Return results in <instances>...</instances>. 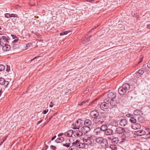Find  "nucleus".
<instances>
[{"mask_svg": "<svg viewBox=\"0 0 150 150\" xmlns=\"http://www.w3.org/2000/svg\"><path fill=\"white\" fill-rule=\"evenodd\" d=\"M53 104L50 105L49 106L50 107H52L53 106Z\"/></svg>", "mask_w": 150, "mask_h": 150, "instance_id": "nucleus-60", "label": "nucleus"}, {"mask_svg": "<svg viewBox=\"0 0 150 150\" xmlns=\"http://www.w3.org/2000/svg\"><path fill=\"white\" fill-rule=\"evenodd\" d=\"M100 145L102 147L104 148L108 147L109 145L107 140L105 139H104L101 143Z\"/></svg>", "mask_w": 150, "mask_h": 150, "instance_id": "nucleus-12", "label": "nucleus"}, {"mask_svg": "<svg viewBox=\"0 0 150 150\" xmlns=\"http://www.w3.org/2000/svg\"><path fill=\"white\" fill-rule=\"evenodd\" d=\"M10 14L9 13H6L5 14V17L8 18L10 17Z\"/></svg>", "mask_w": 150, "mask_h": 150, "instance_id": "nucleus-41", "label": "nucleus"}, {"mask_svg": "<svg viewBox=\"0 0 150 150\" xmlns=\"http://www.w3.org/2000/svg\"><path fill=\"white\" fill-rule=\"evenodd\" d=\"M134 129H139L141 127V126L139 123L137 122L134 124H133L131 126Z\"/></svg>", "mask_w": 150, "mask_h": 150, "instance_id": "nucleus-15", "label": "nucleus"}, {"mask_svg": "<svg viewBox=\"0 0 150 150\" xmlns=\"http://www.w3.org/2000/svg\"><path fill=\"white\" fill-rule=\"evenodd\" d=\"M48 147V146L47 145H46V149H47Z\"/></svg>", "mask_w": 150, "mask_h": 150, "instance_id": "nucleus-62", "label": "nucleus"}, {"mask_svg": "<svg viewBox=\"0 0 150 150\" xmlns=\"http://www.w3.org/2000/svg\"><path fill=\"white\" fill-rule=\"evenodd\" d=\"M99 112L98 110H94L91 112L90 113V117L92 118H95L99 117Z\"/></svg>", "mask_w": 150, "mask_h": 150, "instance_id": "nucleus-8", "label": "nucleus"}, {"mask_svg": "<svg viewBox=\"0 0 150 150\" xmlns=\"http://www.w3.org/2000/svg\"><path fill=\"white\" fill-rule=\"evenodd\" d=\"M83 142L85 145H91V146H93L94 144L93 143L92 141L89 139H85L83 140Z\"/></svg>", "mask_w": 150, "mask_h": 150, "instance_id": "nucleus-11", "label": "nucleus"}, {"mask_svg": "<svg viewBox=\"0 0 150 150\" xmlns=\"http://www.w3.org/2000/svg\"><path fill=\"white\" fill-rule=\"evenodd\" d=\"M19 46L15 44H13V46H12V48H13V49H17L19 47Z\"/></svg>", "mask_w": 150, "mask_h": 150, "instance_id": "nucleus-34", "label": "nucleus"}, {"mask_svg": "<svg viewBox=\"0 0 150 150\" xmlns=\"http://www.w3.org/2000/svg\"><path fill=\"white\" fill-rule=\"evenodd\" d=\"M63 146L67 147H69L70 146V143H69L67 144L66 143L65 144H63Z\"/></svg>", "mask_w": 150, "mask_h": 150, "instance_id": "nucleus-38", "label": "nucleus"}, {"mask_svg": "<svg viewBox=\"0 0 150 150\" xmlns=\"http://www.w3.org/2000/svg\"><path fill=\"white\" fill-rule=\"evenodd\" d=\"M39 56L36 57H34L33 59H31V62H32V61H33V60H34L35 59L37 58L38 57H39Z\"/></svg>", "mask_w": 150, "mask_h": 150, "instance_id": "nucleus-49", "label": "nucleus"}, {"mask_svg": "<svg viewBox=\"0 0 150 150\" xmlns=\"http://www.w3.org/2000/svg\"><path fill=\"white\" fill-rule=\"evenodd\" d=\"M9 84V82L6 81L3 78H0V84L4 85L5 87L6 88Z\"/></svg>", "mask_w": 150, "mask_h": 150, "instance_id": "nucleus-9", "label": "nucleus"}, {"mask_svg": "<svg viewBox=\"0 0 150 150\" xmlns=\"http://www.w3.org/2000/svg\"><path fill=\"white\" fill-rule=\"evenodd\" d=\"M5 67L2 64H0V71L4 70L5 69Z\"/></svg>", "mask_w": 150, "mask_h": 150, "instance_id": "nucleus-33", "label": "nucleus"}, {"mask_svg": "<svg viewBox=\"0 0 150 150\" xmlns=\"http://www.w3.org/2000/svg\"><path fill=\"white\" fill-rule=\"evenodd\" d=\"M117 134H121L125 132V129L121 127H117L115 130Z\"/></svg>", "mask_w": 150, "mask_h": 150, "instance_id": "nucleus-10", "label": "nucleus"}, {"mask_svg": "<svg viewBox=\"0 0 150 150\" xmlns=\"http://www.w3.org/2000/svg\"><path fill=\"white\" fill-rule=\"evenodd\" d=\"M50 147L51 149H52L53 150H56L57 149V147L55 146L52 145H51Z\"/></svg>", "mask_w": 150, "mask_h": 150, "instance_id": "nucleus-40", "label": "nucleus"}, {"mask_svg": "<svg viewBox=\"0 0 150 150\" xmlns=\"http://www.w3.org/2000/svg\"><path fill=\"white\" fill-rule=\"evenodd\" d=\"M144 73V71L143 70H139L136 72L135 74L137 75L138 76H140L143 74Z\"/></svg>", "mask_w": 150, "mask_h": 150, "instance_id": "nucleus-28", "label": "nucleus"}, {"mask_svg": "<svg viewBox=\"0 0 150 150\" xmlns=\"http://www.w3.org/2000/svg\"><path fill=\"white\" fill-rule=\"evenodd\" d=\"M94 1V0H87V1L92 2H93Z\"/></svg>", "mask_w": 150, "mask_h": 150, "instance_id": "nucleus-58", "label": "nucleus"}, {"mask_svg": "<svg viewBox=\"0 0 150 150\" xmlns=\"http://www.w3.org/2000/svg\"><path fill=\"white\" fill-rule=\"evenodd\" d=\"M83 134L81 131L76 130L73 131V135L75 137H78L82 136Z\"/></svg>", "mask_w": 150, "mask_h": 150, "instance_id": "nucleus-13", "label": "nucleus"}, {"mask_svg": "<svg viewBox=\"0 0 150 150\" xmlns=\"http://www.w3.org/2000/svg\"><path fill=\"white\" fill-rule=\"evenodd\" d=\"M107 128V126L106 125H103L101 126L100 128L101 131H105H105L108 129Z\"/></svg>", "mask_w": 150, "mask_h": 150, "instance_id": "nucleus-26", "label": "nucleus"}, {"mask_svg": "<svg viewBox=\"0 0 150 150\" xmlns=\"http://www.w3.org/2000/svg\"><path fill=\"white\" fill-rule=\"evenodd\" d=\"M111 150H117V147L116 145L114 144L111 145L110 146Z\"/></svg>", "mask_w": 150, "mask_h": 150, "instance_id": "nucleus-30", "label": "nucleus"}, {"mask_svg": "<svg viewBox=\"0 0 150 150\" xmlns=\"http://www.w3.org/2000/svg\"><path fill=\"white\" fill-rule=\"evenodd\" d=\"M146 131L149 132V134L150 135V129L148 128H146Z\"/></svg>", "mask_w": 150, "mask_h": 150, "instance_id": "nucleus-44", "label": "nucleus"}, {"mask_svg": "<svg viewBox=\"0 0 150 150\" xmlns=\"http://www.w3.org/2000/svg\"><path fill=\"white\" fill-rule=\"evenodd\" d=\"M88 101H83L80 104L81 105H85L87 104V103L88 102Z\"/></svg>", "mask_w": 150, "mask_h": 150, "instance_id": "nucleus-36", "label": "nucleus"}, {"mask_svg": "<svg viewBox=\"0 0 150 150\" xmlns=\"http://www.w3.org/2000/svg\"><path fill=\"white\" fill-rule=\"evenodd\" d=\"M109 102L105 101L104 102L101 103L100 105V107L101 110H105L109 109Z\"/></svg>", "mask_w": 150, "mask_h": 150, "instance_id": "nucleus-4", "label": "nucleus"}, {"mask_svg": "<svg viewBox=\"0 0 150 150\" xmlns=\"http://www.w3.org/2000/svg\"><path fill=\"white\" fill-rule=\"evenodd\" d=\"M56 135H55L53 137L52 139H51V140L52 141H53V140H54L56 137Z\"/></svg>", "mask_w": 150, "mask_h": 150, "instance_id": "nucleus-51", "label": "nucleus"}, {"mask_svg": "<svg viewBox=\"0 0 150 150\" xmlns=\"http://www.w3.org/2000/svg\"><path fill=\"white\" fill-rule=\"evenodd\" d=\"M2 47V50L4 51H8L10 50L11 48V46L10 45H8L7 44L6 45H5Z\"/></svg>", "mask_w": 150, "mask_h": 150, "instance_id": "nucleus-19", "label": "nucleus"}, {"mask_svg": "<svg viewBox=\"0 0 150 150\" xmlns=\"http://www.w3.org/2000/svg\"><path fill=\"white\" fill-rule=\"evenodd\" d=\"M8 39L5 36H2L0 38V45L2 46L6 45L7 43H8Z\"/></svg>", "mask_w": 150, "mask_h": 150, "instance_id": "nucleus-5", "label": "nucleus"}, {"mask_svg": "<svg viewBox=\"0 0 150 150\" xmlns=\"http://www.w3.org/2000/svg\"><path fill=\"white\" fill-rule=\"evenodd\" d=\"M134 114L136 115H142L143 114L142 111L137 109L134 110Z\"/></svg>", "mask_w": 150, "mask_h": 150, "instance_id": "nucleus-16", "label": "nucleus"}, {"mask_svg": "<svg viewBox=\"0 0 150 150\" xmlns=\"http://www.w3.org/2000/svg\"><path fill=\"white\" fill-rule=\"evenodd\" d=\"M127 117H130L131 118V117H132L133 116V115H131L130 114H127L126 115Z\"/></svg>", "mask_w": 150, "mask_h": 150, "instance_id": "nucleus-47", "label": "nucleus"}, {"mask_svg": "<svg viewBox=\"0 0 150 150\" xmlns=\"http://www.w3.org/2000/svg\"><path fill=\"white\" fill-rule=\"evenodd\" d=\"M10 70V66L8 65H6V71H8Z\"/></svg>", "mask_w": 150, "mask_h": 150, "instance_id": "nucleus-43", "label": "nucleus"}, {"mask_svg": "<svg viewBox=\"0 0 150 150\" xmlns=\"http://www.w3.org/2000/svg\"><path fill=\"white\" fill-rule=\"evenodd\" d=\"M103 139H104L103 137H98L96 139V141L97 143L101 144Z\"/></svg>", "mask_w": 150, "mask_h": 150, "instance_id": "nucleus-25", "label": "nucleus"}, {"mask_svg": "<svg viewBox=\"0 0 150 150\" xmlns=\"http://www.w3.org/2000/svg\"><path fill=\"white\" fill-rule=\"evenodd\" d=\"M130 86L128 83H125L120 87L118 89L119 93L121 95H124L127 91L130 88Z\"/></svg>", "mask_w": 150, "mask_h": 150, "instance_id": "nucleus-1", "label": "nucleus"}, {"mask_svg": "<svg viewBox=\"0 0 150 150\" xmlns=\"http://www.w3.org/2000/svg\"><path fill=\"white\" fill-rule=\"evenodd\" d=\"M78 142H79V141L78 140H77L75 142L72 143V145H75V146H77V145H78Z\"/></svg>", "mask_w": 150, "mask_h": 150, "instance_id": "nucleus-35", "label": "nucleus"}, {"mask_svg": "<svg viewBox=\"0 0 150 150\" xmlns=\"http://www.w3.org/2000/svg\"><path fill=\"white\" fill-rule=\"evenodd\" d=\"M147 66L148 68H150V62L147 64Z\"/></svg>", "mask_w": 150, "mask_h": 150, "instance_id": "nucleus-52", "label": "nucleus"}, {"mask_svg": "<svg viewBox=\"0 0 150 150\" xmlns=\"http://www.w3.org/2000/svg\"><path fill=\"white\" fill-rule=\"evenodd\" d=\"M31 45H32L31 43L29 42L26 44V46L27 47H29Z\"/></svg>", "mask_w": 150, "mask_h": 150, "instance_id": "nucleus-46", "label": "nucleus"}, {"mask_svg": "<svg viewBox=\"0 0 150 150\" xmlns=\"http://www.w3.org/2000/svg\"><path fill=\"white\" fill-rule=\"evenodd\" d=\"M64 140V138L63 137H61L57 138L55 140V142L57 143H61L63 142Z\"/></svg>", "mask_w": 150, "mask_h": 150, "instance_id": "nucleus-24", "label": "nucleus"}, {"mask_svg": "<svg viewBox=\"0 0 150 150\" xmlns=\"http://www.w3.org/2000/svg\"><path fill=\"white\" fill-rule=\"evenodd\" d=\"M42 121V120H40V121H38L37 123V125H38Z\"/></svg>", "mask_w": 150, "mask_h": 150, "instance_id": "nucleus-56", "label": "nucleus"}, {"mask_svg": "<svg viewBox=\"0 0 150 150\" xmlns=\"http://www.w3.org/2000/svg\"><path fill=\"white\" fill-rule=\"evenodd\" d=\"M105 134L107 135H110L113 134V130L110 129H107L105 132Z\"/></svg>", "mask_w": 150, "mask_h": 150, "instance_id": "nucleus-18", "label": "nucleus"}, {"mask_svg": "<svg viewBox=\"0 0 150 150\" xmlns=\"http://www.w3.org/2000/svg\"><path fill=\"white\" fill-rule=\"evenodd\" d=\"M94 132L97 135H100L102 133V132L100 128H98L95 129Z\"/></svg>", "mask_w": 150, "mask_h": 150, "instance_id": "nucleus-23", "label": "nucleus"}, {"mask_svg": "<svg viewBox=\"0 0 150 150\" xmlns=\"http://www.w3.org/2000/svg\"><path fill=\"white\" fill-rule=\"evenodd\" d=\"M68 33V31H64V32L61 33L60 34V35L62 36V35H66Z\"/></svg>", "mask_w": 150, "mask_h": 150, "instance_id": "nucleus-37", "label": "nucleus"}, {"mask_svg": "<svg viewBox=\"0 0 150 150\" xmlns=\"http://www.w3.org/2000/svg\"><path fill=\"white\" fill-rule=\"evenodd\" d=\"M11 36L12 37L13 39H15L16 38H17V37H16V36L13 35H11Z\"/></svg>", "mask_w": 150, "mask_h": 150, "instance_id": "nucleus-48", "label": "nucleus"}, {"mask_svg": "<svg viewBox=\"0 0 150 150\" xmlns=\"http://www.w3.org/2000/svg\"><path fill=\"white\" fill-rule=\"evenodd\" d=\"M83 124L84 125L88 126L91 125L92 121L89 119L86 120L84 121Z\"/></svg>", "mask_w": 150, "mask_h": 150, "instance_id": "nucleus-20", "label": "nucleus"}, {"mask_svg": "<svg viewBox=\"0 0 150 150\" xmlns=\"http://www.w3.org/2000/svg\"><path fill=\"white\" fill-rule=\"evenodd\" d=\"M15 39L13 41V42L14 43H15L18 41L19 40V38H18L17 37V38L14 39Z\"/></svg>", "mask_w": 150, "mask_h": 150, "instance_id": "nucleus-42", "label": "nucleus"}, {"mask_svg": "<svg viewBox=\"0 0 150 150\" xmlns=\"http://www.w3.org/2000/svg\"><path fill=\"white\" fill-rule=\"evenodd\" d=\"M110 103V105L113 107H115L117 103V101L115 99L114 100H111L109 101V103Z\"/></svg>", "mask_w": 150, "mask_h": 150, "instance_id": "nucleus-22", "label": "nucleus"}, {"mask_svg": "<svg viewBox=\"0 0 150 150\" xmlns=\"http://www.w3.org/2000/svg\"><path fill=\"white\" fill-rule=\"evenodd\" d=\"M6 140V139H5L4 140H3V141L2 142H1L0 143V146H1V145H2L3 143L4 142V140Z\"/></svg>", "mask_w": 150, "mask_h": 150, "instance_id": "nucleus-55", "label": "nucleus"}, {"mask_svg": "<svg viewBox=\"0 0 150 150\" xmlns=\"http://www.w3.org/2000/svg\"><path fill=\"white\" fill-rule=\"evenodd\" d=\"M10 17H18V16L17 14H10Z\"/></svg>", "mask_w": 150, "mask_h": 150, "instance_id": "nucleus-39", "label": "nucleus"}, {"mask_svg": "<svg viewBox=\"0 0 150 150\" xmlns=\"http://www.w3.org/2000/svg\"><path fill=\"white\" fill-rule=\"evenodd\" d=\"M92 121L95 124H102L104 122L103 120L100 118L99 116L94 118L92 120Z\"/></svg>", "mask_w": 150, "mask_h": 150, "instance_id": "nucleus-6", "label": "nucleus"}, {"mask_svg": "<svg viewBox=\"0 0 150 150\" xmlns=\"http://www.w3.org/2000/svg\"><path fill=\"white\" fill-rule=\"evenodd\" d=\"M84 123V120L80 119H78L74 123V125L73 124L72 128L74 129H79L80 127H82Z\"/></svg>", "mask_w": 150, "mask_h": 150, "instance_id": "nucleus-2", "label": "nucleus"}, {"mask_svg": "<svg viewBox=\"0 0 150 150\" xmlns=\"http://www.w3.org/2000/svg\"><path fill=\"white\" fill-rule=\"evenodd\" d=\"M119 139L117 137H114L110 141L113 144L115 145L118 143Z\"/></svg>", "mask_w": 150, "mask_h": 150, "instance_id": "nucleus-21", "label": "nucleus"}, {"mask_svg": "<svg viewBox=\"0 0 150 150\" xmlns=\"http://www.w3.org/2000/svg\"><path fill=\"white\" fill-rule=\"evenodd\" d=\"M125 139H123V141H125Z\"/></svg>", "mask_w": 150, "mask_h": 150, "instance_id": "nucleus-63", "label": "nucleus"}, {"mask_svg": "<svg viewBox=\"0 0 150 150\" xmlns=\"http://www.w3.org/2000/svg\"><path fill=\"white\" fill-rule=\"evenodd\" d=\"M50 103L51 104H53V103H52V101H51V102Z\"/></svg>", "mask_w": 150, "mask_h": 150, "instance_id": "nucleus-64", "label": "nucleus"}, {"mask_svg": "<svg viewBox=\"0 0 150 150\" xmlns=\"http://www.w3.org/2000/svg\"><path fill=\"white\" fill-rule=\"evenodd\" d=\"M129 121L130 122L133 124H134L137 122V120L133 116L131 117L129 119Z\"/></svg>", "mask_w": 150, "mask_h": 150, "instance_id": "nucleus-29", "label": "nucleus"}, {"mask_svg": "<svg viewBox=\"0 0 150 150\" xmlns=\"http://www.w3.org/2000/svg\"><path fill=\"white\" fill-rule=\"evenodd\" d=\"M138 133V134L139 136H141L145 135L146 133V132L144 130H139L137 131Z\"/></svg>", "mask_w": 150, "mask_h": 150, "instance_id": "nucleus-27", "label": "nucleus"}, {"mask_svg": "<svg viewBox=\"0 0 150 150\" xmlns=\"http://www.w3.org/2000/svg\"><path fill=\"white\" fill-rule=\"evenodd\" d=\"M79 148H84L86 146H85V144H84V143H81L80 142V143H79Z\"/></svg>", "mask_w": 150, "mask_h": 150, "instance_id": "nucleus-32", "label": "nucleus"}, {"mask_svg": "<svg viewBox=\"0 0 150 150\" xmlns=\"http://www.w3.org/2000/svg\"><path fill=\"white\" fill-rule=\"evenodd\" d=\"M78 145H77V146H77V149H78V148H79V143H80V142L79 141V142H78Z\"/></svg>", "mask_w": 150, "mask_h": 150, "instance_id": "nucleus-54", "label": "nucleus"}, {"mask_svg": "<svg viewBox=\"0 0 150 150\" xmlns=\"http://www.w3.org/2000/svg\"><path fill=\"white\" fill-rule=\"evenodd\" d=\"M51 142V141H48V143H47L48 144V143H50V142Z\"/></svg>", "mask_w": 150, "mask_h": 150, "instance_id": "nucleus-61", "label": "nucleus"}, {"mask_svg": "<svg viewBox=\"0 0 150 150\" xmlns=\"http://www.w3.org/2000/svg\"><path fill=\"white\" fill-rule=\"evenodd\" d=\"M77 146L74 145H72L69 148V150H77Z\"/></svg>", "mask_w": 150, "mask_h": 150, "instance_id": "nucleus-31", "label": "nucleus"}, {"mask_svg": "<svg viewBox=\"0 0 150 150\" xmlns=\"http://www.w3.org/2000/svg\"><path fill=\"white\" fill-rule=\"evenodd\" d=\"M142 59H143V57L141 58H140L139 61V62H138V64H139L142 62Z\"/></svg>", "mask_w": 150, "mask_h": 150, "instance_id": "nucleus-50", "label": "nucleus"}, {"mask_svg": "<svg viewBox=\"0 0 150 150\" xmlns=\"http://www.w3.org/2000/svg\"><path fill=\"white\" fill-rule=\"evenodd\" d=\"M127 120L125 119H123L120 121V125L121 126L125 127L127 125Z\"/></svg>", "mask_w": 150, "mask_h": 150, "instance_id": "nucleus-14", "label": "nucleus"}, {"mask_svg": "<svg viewBox=\"0 0 150 150\" xmlns=\"http://www.w3.org/2000/svg\"><path fill=\"white\" fill-rule=\"evenodd\" d=\"M54 115V114L52 115L51 117H50L49 119V121L52 118L53 116Z\"/></svg>", "mask_w": 150, "mask_h": 150, "instance_id": "nucleus-57", "label": "nucleus"}, {"mask_svg": "<svg viewBox=\"0 0 150 150\" xmlns=\"http://www.w3.org/2000/svg\"><path fill=\"white\" fill-rule=\"evenodd\" d=\"M108 139L111 140L112 139L111 137H108Z\"/></svg>", "mask_w": 150, "mask_h": 150, "instance_id": "nucleus-59", "label": "nucleus"}, {"mask_svg": "<svg viewBox=\"0 0 150 150\" xmlns=\"http://www.w3.org/2000/svg\"><path fill=\"white\" fill-rule=\"evenodd\" d=\"M73 130H70L65 133L64 135L65 136L69 137H73Z\"/></svg>", "mask_w": 150, "mask_h": 150, "instance_id": "nucleus-17", "label": "nucleus"}, {"mask_svg": "<svg viewBox=\"0 0 150 150\" xmlns=\"http://www.w3.org/2000/svg\"><path fill=\"white\" fill-rule=\"evenodd\" d=\"M63 134L62 133H60L58 135V137H60V136H62Z\"/></svg>", "mask_w": 150, "mask_h": 150, "instance_id": "nucleus-53", "label": "nucleus"}, {"mask_svg": "<svg viewBox=\"0 0 150 150\" xmlns=\"http://www.w3.org/2000/svg\"><path fill=\"white\" fill-rule=\"evenodd\" d=\"M116 96V93L114 92H110L107 94V98L104 100V101L109 102L111 100H114Z\"/></svg>", "mask_w": 150, "mask_h": 150, "instance_id": "nucleus-3", "label": "nucleus"}, {"mask_svg": "<svg viewBox=\"0 0 150 150\" xmlns=\"http://www.w3.org/2000/svg\"><path fill=\"white\" fill-rule=\"evenodd\" d=\"M80 130L82 133L85 134L90 131L91 128L89 126L84 125L81 127Z\"/></svg>", "mask_w": 150, "mask_h": 150, "instance_id": "nucleus-7", "label": "nucleus"}, {"mask_svg": "<svg viewBox=\"0 0 150 150\" xmlns=\"http://www.w3.org/2000/svg\"><path fill=\"white\" fill-rule=\"evenodd\" d=\"M48 109L44 110V111L43 112V114H45L48 112Z\"/></svg>", "mask_w": 150, "mask_h": 150, "instance_id": "nucleus-45", "label": "nucleus"}]
</instances>
